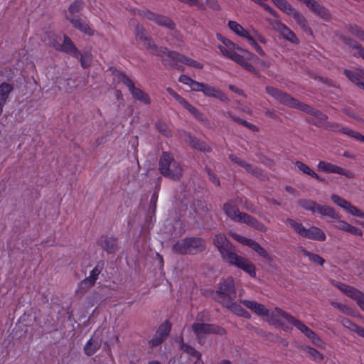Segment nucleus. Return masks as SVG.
<instances>
[{"instance_id":"15","label":"nucleus","mask_w":364,"mask_h":364,"mask_svg":"<svg viewBox=\"0 0 364 364\" xmlns=\"http://www.w3.org/2000/svg\"><path fill=\"white\" fill-rule=\"evenodd\" d=\"M290 325L295 326L302 333H304L307 338L311 339V342L318 346H321L323 343L321 338L308 326H306L302 321L298 320L292 316L289 317L288 323Z\"/></svg>"},{"instance_id":"36","label":"nucleus","mask_w":364,"mask_h":364,"mask_svg":"<svg viewBox=\"0 0 364 364\" xmlns=\"http://www.w3.org/2000/svg\"><path fill=\"white\" fill-rule=\"evenodd\" d=\"M360 70L356 72H353L349 70H345L344 73L346 76L353 83L361 87V83H363L360 79L363 78V75L360 73Z\"/></svg>"},{"instance_id":"13","label":"nucleus","mask_w":364,"mask_h":364,"mask_svg":"<svg viewBox=\"0 0 364 364\" xmlns=\"http://www.w3.org/2000/svg\"><path fill=\"white\" fill-rule=\"evenodd\" d=\"M118 77L119 80L128 87L134 99L138 100L146 105H149L151 103V99L148 94L144 92L142 90L135 87L133 81L125 74L119 73Z\"/></svg>"},{"instance_id":"46","label":"nucleus","mask_w":364,"mask_h":364,"mask_svg":"<svg viewBox=\"0 0 364 364\" xmlns=\"http://www.w3.org/2000/svg\"><path fill=\"white\" fill-rule=\"evenodd\" d=\"M223 306L227 308L228 310L232 311V313L237 314V316L240 314V312L244 309L241 306L240 303H237L235 300H230L228 303L225 304Z\"/></svg>"},{"instance_id":"6","label":"nucleus","mask_w":364,"mask_h":364,"mask_svg":"<svg viewBox=\"0 0 364 364\" xmlns=\"http://www.w3.org/2000/svg\"><path fill=\"white\" fill-rule=\"evenodd\" d=\"M160 173L165 177L173 180H179L183 168L180 164L174 160L170 152H163L159 160Z\"/></svg>"},{"instance_id":"64","label":"nucleus","mask_w":364,"mask_h":364,"mask_svg":"<svg viewBox=\"0 0 364 364\" xmlns=\"http://www.w3.org/2000/svg\"><path fill=\"white\" fill-rule=\"evenodd\" d=\"M178 81L180 82H181L184 85H187L190 87V85L193 81V79L186 75H180V77L178 78Z\"/></svg>"},{"instance_id":"60","label":"nucleus","mask_w":364,"mask_h":364,"mask_svg":"<svg viewBox=\"0 0 364 364\" xmlns=\"http://www.w3.org/2000/svg\"><path fill=\"white\" fill-rule=\"evenodd\" d=\"M164 341V339L156 333L154 337L149 341V344L154 347L161 344Z\"/></svg>"},{"instance_id":"21","label":"nucleus","mask_w":364,"mask_h":364,"mask_svg":"<svg viewBox=\"0 0 364 364\" xmlns=\"http://www.w3.org/2000/svg\"><path fill=\"white\" fill-rule=\"evenodd\" d=\"M202 92L207 97L217 98L223 102L230 101V99L223 91L206 83L204 85Z\"/></svg>"},{"instance_id":"20","label":"nucleus","mask_w":364,"mask_h":364,"mask_svg":"<svg viewBox=\"0 0 364 364\" xmlns=\"http://www.w3.org/2000/svg\"><path fill=\"white\" fill-rule=\"evenodd\" d=\"M67 18L70 21L73 27L88 36H92L94 34V31L81 18L78 16H67Z\"/></svg>"},{"instance_id":"33","label":"nucleus","mask_w":364,"mask_h":364,"mask_svg":"<svg viewBox=\"0 0 364 364\" xmlns=\"http://www.w3.org/2000/svg\"><path fill=\"white\" fill-rule=\"evenodd\" d=\"M101 246L107 252H113L117 248L116 239L112 237H105L101 241Z\"/></svg>"},{"instance_id":"3","label":"nucleus","mask_w":364,"mask_h":364,"mask_svg":"<svg viewBox=\"0 0 364 364\" xmlns=\"http://www.w3.org/2000/svg\"><path fill=\"white\" fill-rule=\"evenodd\" d=\"M266 92L279 101L280 103L290 107L297 108L299 109L311 113L321 120H326L327 115L318 110H313L309 106L304 103L299 102L296 99L291 97L289 95L282 92L281 90L271 86L266 87Z\"/></svg>"},{"instance_id":"26","label":"nucleus","mask_w":364,"mask_h":364,"mask_svg":"<svg viewBox=\"0 0 364 364\" xmlns=\"http://www.w3.org/2000/svg\"><path fill=\"white\" fill-rule=\"evenodd\" d=\"M228 26L233 33L240 37L248 40V38L251 36L248 31L235 21H229L228 22Z\"/></svg>"},{"instance_id":"28","label":"nucleus","mask_w":364,"mask_h":364,"mask_svg":"<svg viewBox=\"0 0 364 364\" xmlns=\"http://www.w3.org/2000/svg\"><path fill=\"white\" fill-rule=\"evenodd\" d=\"M289 16H292L295 21L304 32L311 33V30L309 26L308 22L303 14L296 11L294 9Z\"/></svg>"},{"instance_id":"35","label":"nucleus","mask_w":364,"mask_h":364,"mask_svg":"<svg viewBox=\"0 0 364 364\" xmlns=\"http://www.w3.org/2000/svg\"><path fill=\"white\" fill-rule=\"evenodd\" d=\"M44 42L46 44L58 50L60 45L61 43V37L54 33H49L44 38Z\"/></svg>"},{"instance_id":"51","label":"nucleus","mask_w":364,"mask_h":364,"mask_svg":"<svg viewBox=\"0 0 364 364\" xmlns=\"http://www.w3.org/2000/svg\"><path fill=\"white\" fill-rule=\"evenodd\" d=\"M331 199L336 205L341 207L343 210H345V208H346L347 205L349 203L348 200L336 194H332L331 196Z\"/></svg>"},{"instance_id":"2","label":"nucleus","mask_w":364,"mask_h":364,"mask_svg":"<svg viewBox=\"0 0 364 364\" xmlns=\"http://www.w3.org/2000/svg\"><path fill=\"white\" fill-rule=\"evenodd\" d=\"M159 54L163 58V65L168 68L183 71L185 70L183 65L198 69L203 68V63L176 51L169 50L167 48L160 49Z\"/></svg>"},{"instance_id":"50","label":"nucleus","mask_w":364,"mask_h":364,"mask_svg":"<svg viewBox=\"0 0 364 364\" xmlns=\"http://www.w3.org/2000/svg\"><path fill=\"white\" fill-rule=\"evenodd\" d=\"M82 7H83L82 1V0H75L68 7V11H69V14H70V16H72V15L80 12L82 9Z\"/></svg>"},{"instance_id":"27","label":"nucleus","mask_w":364,"mask_h":364,"mask_svg":"<svg viewBox=\"0 0 364 364\" xmlns=\"http://www.w3.org/2000/svg\"><path fill=\"white\" fill-rule=\"evenodd\" d=\"M316 212L323 216H327L333 220L341 218L340 214L337 213L333 208L326 205L318 204Z\"/></svg>"},{"instance_id":"31","label":"nucleus","mask_w":364,"mask_h":364,"mask_svg":"<svg viewBox=\"0 0 364 364\" xmlns=\"http://www.w3.org/2000/svg\"><path fill=\"white\" fill-rule=\"evenodd\" d=\"M296 166L302 173L310 176L321 182L325 181L324 178L319 176L314 170H312L308 165L305 164L304 163L298 161L296 162Z\"/></svg>"},{"instance_id":"25","label":"nucleus","mask_w":364,"mask_h":364,"mask_svg":"<svg viewBox=\"0 0 364 364\" xmlns=\"http://www.w3.org/2000/svg\"><path fill=\"white\" fill-rule=\"evenodd\" d=\"M277 29L284 38L289 41L291 43H299V39L296 35L284 24L278 23Z\"/></svg>"},{"instance_id":"57","label":"nucleus","mask_w":364,"mask_h":364,"mask_svg":"<svg viewBox=\"0 0 364 364\" xmlns=\"http://www.w3.org/2000/svg\"><path fill=\"white\" fill-rule=\"evenodd\" d=\"M204 85H205V83H203V82H197V81L193 80V81L190 85V88L193 91L202 92Z\"/></svg>"},{"instance_id":"7","label":"nucleus","mask_w":364,"mask_h":364,"mask_svg":"<svg viewBox=\"0 0 364 364\" xmlns=\"http://www.w3.org/2000/svg\"><path fill=\"white\" fill-rule=\"evenodd\" d=\"M237 292L232 277H229L221 280L216 291V300L224 306L230 300H235Z\"/></svg>"},{"instance_id":"1","label":"nucleus","mask_w":364,"mask_h":364,"mask_svg":"<svg viewBox=\"0 0 364 364\" xmlns=\"http://www.w3.org/2000/svg\"><path fill=\"white\" fill-rule=\"evenodd\" d=\"M213 243L225 262L243 270L252 277H256L255 264L248 259L236 253L235 247L229 242L225 234H216Z\"/></svg>"},{"instance_id":"44","label":"nucleus","mask_w":364,"mask_h":364,"mask_svg":"<svg viewBox=\"0 0 364 364\" xmlns=\"http://www.w3.org/2000/svg\"><path fill=\"white\" fill-rule=\"evenodd\" d=\"M331 304L341 312L348 316H354V311L350 306L336 301H332Z\"/></svg>"},{"instance_id":"54","label":"nucleus","mask_w":364,"mask_h":364,"mask_svg":"<svg viewBox=\"0 0 364 364\" xmlns=\"http://www.w3.org/2000/svg\"><path fill=\"white\" fill-rule=\"evenodd\" d=\"M139 14L144 18H146L148 20L155 22L158 14L154 13L149 10H143L139 12Z\"/></svg>"},{"instance_id":"49","label":"nucleus","mask_w":364,"mask_h":364,"mask_svg":"<svg viewBox=\"0 0 364 364\" xmlns=\"http://www.w3.org/2000/svg\"><path fill=\"white\" fill-rule=\"evenodd\" d=\"M341 132L352 137V138L356 139L360 141L364 142V136L358 132H355V131L348 129L347 127H342Z\"/></svg>"},{"instance_id":"56","label":"nucleus","mask_w":364,"mask_h":364,"mask_svg":"<svg viewBox=\"0 0 364 364\" xmlns=\"http://www.w3.org/2000/svg\"><path fill=\"white\" fill-rule=\"evenodd\" d=\"M336 220V223L334 225L335 228H337L338 230L347 232L350 226V224L340 219H337Z\"/></svg>"},{"instance_id":"58","label":"nucleus","mask_w":364,"mask_h":364,"mask_svg":"<svg viewBox=\"0 0 364 364\" xmlns=\"http://www.w3.org/2000/svg\"><path fill=\"white\" fill-rule=\"evenodd\" d=\"M247 41H249L250 44L255 48V49L259 54L262 55H264V51L262 48L257 44V43L255 41V40L253 38L252 36L248 38Z\"/></svg>"},{"instance_id":"32","label":"nucleus","mask_w":364,"mask_h":364,"mask_svg":"<svg viewBox=\"0 0 364 364\" xmlns=\"http://www.w3.org/2000/svg\"><path fill=\"white\" fill-rule=\"evenodd\" d=\"M155 23L171 30H173L176 27L175 23L169 17L161 14H157Z\"/></svg>"},{"instance_id":"38","label":"nucleus","mask_w":364,"mask_h":364,"mask_svg":"<svg viewBox=\"0 0 364 364\" xmlns=\"http://www.w3.org/2000/svg\"><path fill=\"white\" fill-rule=\"evenodd\" d=\"M272 1L287 15H290L294 9L287 0H272Z\"/></svg>"},{"instance_id":"24","label":"nucleus","mask_w":364,"mask_h":364,"mask_svg":"<svg viewBox=\"0 0 364 364\" xmlns=\"http://www.w3.org/2000/svg\"><path fill=\"white\" fill-rule=\"evenodd\" d=\"M13 90V85L9 83L3 82L0 85V114L2 113L4 107Z\"/></svg>"},{"instance_id":"17","label":"nucleus","mask_w":364,"mask_h":364,"mask_svg":"<svg viewBox=\"0 0 364 364\" xmlns=\"http://www.w3.org/2000/svg\"><path fill=\"white\" fill-rule=\"evenodd\" d=\"M218 38L222 42L221 45L218 46V48L224 56L232 60L237 53L236 50H239V48L230 40L221 35H218Z\"/></svg>"},{"instance_id":"37","label":"nucleus","mask_w":364,"mask_h":364,"mask_svg":"<svg viewBox=\"0 0 364 364\" xmlns=\"http://www.w3.org/2000/svg\"><path fill=\"white\" fill-rule=\"evenodd\" d=\"M179 343H180V348L182 350L188 353V355L196 357V358L201 357V353L196 350L193 347L191 346L184 343L183 340L182 338H180L178 339Z\"/></svg>"},{"instance_id":"39","label":"nucleus","mask_w":364,"mask_h":364,"mask_svg":"<svg viewBox=\"0 0 364 364\" xmlns=\"http://www.w3.org/2000/svg\"><path fill=\"white\" fill-rule=\"evenodd\" d=\"M344 41L355 50L354 55H358L364 60V49L356 41L350 38H345Z\"/></svg>"},{"instance_id":"29","label":"nucleus","mask_w":364,"mask_h":364,"mask_svg":"<svg viewBox=\"0 0 364 364\" xmlns=\"http://www.w3.org/2000/svg\"><path fill=\"white\" fill-rule=\"evenodd\" d=\"M186 141L191 147L197 150L203 152H209L211 151L210 147L204 141H201L191 136H188Z\"/></svg>"},{"instance_id":"14","label":"nucleus","mask_w":364,"mask_h":364,"mask_svg":"<svg viewBox=\"0 0 364 364\" xmlns=\"http://www.w3.org/2000/svg\"><path fill=\"white\" fill-rule=\"evenodd\" d=\"M136 40L153 54L161 57V55L159 54V51L163 47H157L142 26H137L136 28Z\"/></svg>"},{"instance_id":"5","label":"nucleus","mask_w":364,"mask_h":364,"mask_svg":"<svg viewBox=\"0 0 364 364\" xmlns=\"http://www.w3.org/2000/svg\"><path fill=\"white\" fill-rule=\"evenodd\" d=\"M206 243L200 237H186L177 241L172 247L174 252L180 255H196L205 250Z\"/></svg>"},{"instance_id":"63","label":"nucleus","mask_w":364,"mask_h":364,"mask_svg":"<svg viewBox=\"0 0 364 364\" xmlns=\"http://www.w3.org/2000/svg\"><path fill=\"white\" fill-rule=\"evenodd\" d=\"M349 31L352 35L358 38L363 31L357 26H350Z\"/></svg>"},{"instance_id":"16","label":"nucleus","mask_w":364,"mask_h":364,"mask_svg":"<svg viewBox=\"0 0 364 364\" xmlns=\"http://www.w3.org/2000/svg\"><path fill=\"white\" fill-rule=\"evenodd\" d=\"M317 168L318 171L324 173H336L344 176L348 178H353L354 177V174L350 171L325 161H320L317 165Z\"/></svg>"},{"instance_id":"10","label":"nucleus","mask_w":364,"mask_h":364,"mask_svg":"<svg viewBox=\"0 0 364 364\" xmlns=\"http://www.w3.org/2000/svg\"><path fill=\"white\" fill-rule=\"evenodd\" d=\"M229 235L240 244L247 246L255 251L259 256L263 257L267 261H272V257L268 252L262 247L257 241L247 238L246 237L240 235L234 232H230Z\"/></svg>"},{"instance_id":"43","label":"nucleus","mask_w":364,"mask_h":364,"mask_svg":"<svg viewBox=\"0 0 364 364\" xmlns=\"http://www.w3.org/2000/svg\"><path fill=\"white\" fill-rule=\"evenodd\" d=\"M196 119L203 122L206 119L203 117L202 113H200L196 107L192 106L189 102H186L183 105Z\"/></svg>"},{"instance_id":"4","label":"nucleus","mask_w":364,"mask_h":364,"mask_svg":"<svg viewBox=\"0 0 364 364\" xmlns=\"http://www.w3.org/2000/svg\"><path fill=\"white\" fill-rule=\"evenodd\" d=\"M223 211L229 218L235 222L245 223L261 232L267 230V228L256 218L247 213L240 212L237 205L232 201L224 204Z\"/></svg>"},{"instance_id":"41","label":"nucleus","mask_w":364,"mask_h":364,"mask_svg":"<svg viewBox=\"0 0 364 364\" xmlns=\"http://www.w3.org/2000/svg\"><path fill=\"white\" fill-rule=\"evenodd\" d=\"M243 53V55H240L239 53H236L234 57L232 58V60L236 62L239 65H240L242 67V65L248 61V60H250L251 58L253 56V55L247 51L242 50Z\"/></svg>"},{"instance_id":"42","label":"nucleus","mask_w":364,"mask_h":364,"mask_svg":"<svg viewBox=\"0 0 364 364\" xmlns=\"http://www.w3.org/2000/svg\"><path fill=\"white\" fill-rule=\"evenodd\" d=\"M302 253L305 257H306L309 259L310 262L318 264L320 266H322L325 262V260L317 254L312 253L304 249L302 250Z\"/></svg>"},{"instance_id":"19","label":"nucleus","mask_w":364,"mask_h":364,"mask_svg":"<svg viewBox=\"0 0 364 364\" xmlns=\"http://www.w3.org/2000/svg\"><path fill=\"white\" fill-rule=\"evenodd\" d=\"M311 11L314 12L316 15L320 16L321 18L325 21H330L331 18V15L329 11L318 4L315 0L309 1L308 4L306 5Z\"/></svg>"},{"instance_id":"59","label":"nucleus","mask_w":364,"mask_h":364,"mask_svg":"<svg viewBox=\"0 0 364 364\" xmlns=\"http://www.w3.org/2000/svg\"><path fill=\"white\" fill-rule=\"evenodd\" d=\"M78 58H80V63H81V65L83 68H87L90 65L91 58H90V55H83L80 53V57Z\"/></svg>"},{"instance_id":"12","label":"nucleus","mask_w":364,"mask_h":364,"mask_svg":"<svg viewBox=\"0 0 364 364\" xmlns=\"http://www.w3.org/2000/svg\"><path fill=\"white\" fill-rule=\"evenodd\" d=\"M331 284L343 292L347 296L355 301L358 306L364 311V293L359 289L338 282Z\"/></svg>"},{"instance_id":"11","label":"nucleus","mask_w":364,"mask_h":364,"mask_svg":"<svg viewBox=\"0 0 364 364\" xmlns=\"http://www.w3.org/2000/svg\"><path fill=\"white\" fill-rule=\"evenodd\" d=\"M290 316V314L279 308H275L274 310L271 311L268 309L267 314L264 315L269 323L282 328L284 330L289 328L287 324Z\"/></svg>"},{"instance_id":"8","label":"nucleus","mask_w":364,"mask_h":364,"mask_svg":"<svg viewBox=\"0 0 364 364\" xmlns=\"http://www.w3.org/2000/svg\"><path fill=\"white\" fill-rule=\"evenodd\" d=\"M287 223L302 237L317 241L326 240L325 233L318 227L311 226L309 228H306L301 223L291 219H287Z\"/></svg>"},{"instance_id":"62","label":"nucleus","mask_w":364,"mask_h":364,"mask_svg":"<svg viewBox=\"0 0 364 364\" xmlns=\"http://www.w3.org/2000/svg\"><path fill=\"white\" fill-rule=\"evenodd\" d=\"M347 232L357 236H362L363 234L362 230L351 225H350Z\"/></svg>"},{"instance_id":"52","label":"nucleus","mask_w":364,"mask_h":364,"mask_svg":"<svg viewBox=\"0 0 364 364\" xmlns=\"http://www.w3.org/2000/svg\"><path fill=\"white\" fill-rule=\"evenodd\" d=\"M156 125L158 131L161 134H163L166 137L171 136V132L166 124L162 122H158Z\"/></svg>"},{"instance_id":"30","label":"nucleus","mask_w":364,"mask_h":364,"mask_svg":"<svg viewBox=\"0 0 364 364\" xmlns=\"http://www.w3.org/2000/svg\"><path fill=\"white\" fill-rule=\"evenodd\" d=\"M103 264L98 263L96 267L90 272V276L85 278L82 282V284L92 286L95 284L98 278L99 274L102 269Z\"/></svg>"},{"instance_id":"22","label":"nucleus","mask_w":364,"mask_h":364,"mask_svg":"<svg viewBox=\"0 0 364 364\" xmlns=\"http://www.w3.org/2000/svg\"><path fill=\"white\" fill-rule=\"evenodd\" d=\"M58 50L68 53L77 59L80 55V52L66 35L63 36V43H60Z\"/></svg>"},{"instance_id":"9","label":"nucleus","mask_w":364,"mask_h":364,"mask_svg":"<svg viewBox=\"0 0 364 364\" xmlns=\"http://www.w3.org/2000/svg\"><path fill=\"white\" fill-rule=\"evenodd\" d=\"M199 317L200 314L198 315L196 321L192 324L191 328L200 343H202V339L205 335L211 333L223 335L226 333L225 328L223 327L217 325L205 323L199 319Z\"/></svg>"},{"instance_id":"45","label":"nucleus","mask_w":364,"mask_h":364,"mask_svg":"<svg viewBox=\"0 0 364 364\" xmlns=\"http://www.w3.org/2000/svg\"><path fill=\"white\" fill-rule=\"evenodd\" d=\"M299 204L304 209L315 213L317 211L318 204L311 200H301Z\"/></svg>"},{"instance_id":"48","label":"nucleus","mask_w":364,"mask_h":364,"mask_svg":"<svg viewBox=\"0 0 364 364\" xmlns=\"http://www.w3.org/2000/svg\"><path fill=\"white\" fill-rule=\"evenodd\" d=\"M345 210L353 216L364 218V212L352 205L350 202L345 208Z\"/></svg>"},{"instance_id":"61","label":"nucleus","mask_w":364,"mask_h":364,"mask_svg":"<svg viewBox=\"0 0 364 364\" xmlns=\"http://www.w3.org/2000/svg\"><path fill=\"white\" fill-rule=\"evenodd\" d=\"M264 1H261V3H257V4L261 5L272 16H273L274 17H277L278 16L277 12L275 10H274L272 7H270L269 5L265 4Z\"/></svg>"},{"instance_id":"55","label":"nucleus","mask_w":364,"mask_h":364,"mask_svg":"<svg viewBox=\"0 0 364 364\" xmlns=\"http://www.w3.org/2000/svg\"><path fill=\"white\" fill-rule=\"evenodd\" d=\"M339 321L345 328L349 329L351 331H353L355 326H357L355 323L351 322L349 319L343 317L340 318Z\"/></svg>"},{"instance_id":"23","label":"nucleus","mask_w":364,"mask_h":364,"mask_svg":"<svg viewBox=\"0 0 364 364\" xmlns=\"http://www.w3.org/2000/svg\"><path fill=\"white\" fill-rule=\"evenodd\" d=\"M241 303L259 316H264L268 313V309L263 304L257 301L242 300Z\"/></svg>"},{"instance_id":"18","label":"nucleus","mask_w":364,"mask_h":364,"mask_svg":"<svg viewBox=\"0 0 364 364\" xmlns=\"http://www.w3.org/2000/svg\"><path fill=\"white\" fill-rule=\"evenodd\" d=\"M229 159L233 163H235L237 165L240 166V167H242L243 168H245V170L247 173L252 174V176L259 178L262 175L261 171L259 168H257L256 166H254L253 165L247 163V161L241 159L240 158H238L237 156H236L233 154H230Z\"/></svg>"},{"instance_id":"34","label":"nucleus","mask_w":364,"mask_h":364,"mask_svg":"<svg viewBox=\"0 0 364 364\" xmlns=\"http://www.w3.org/2000/svg\"><path fill=\"white\" fill-rule=\"evenodd\" d=\"M100 347V343L91 338L85 345V353L88 355H92Z\"/></svg>"},{"instance_id":"47","label":"nucleus","mask_w":364,"mask_h":364,"mask_svg":"<svg viewBox=\"0 0 364 364\" xmlns=\"http://www.w3.org/2000/svg\"><path fill=\"white\" fill-rule=\"evenodd\" d=\"M171 323L168 321H165L158 328L156 333L165 339L171 331Z\"/></svg>"},{"instance_id":"40","label":"nucleus","mask_w":364,"mask_h":364,"mask_svg":"<svg viewBox=\"0 0 364 364\" xmlns=\"http://www.w3.org/2000/svg\"><path fill=\"white\" fill-rule=\"evenodd\" d=\"M304 350L313 360L316 362H321L323 359V355L314 348L306 346L304 348Z\"/></svg>"},{"instance_id":"53","label":"nucleus","mask_w":364,"mask_h":364,"mask_svg":"<svg viewBox=\"0 0 364 364\" xmlns=\"http://www.w3.org/2000/svg\"><path fill=\"white\" fill-rule=\"evenodd\" d=\"M166 91L182 106L186 102V100L178 93H176L172 88L167 87Z\"/></svg>"}]
</instances>
